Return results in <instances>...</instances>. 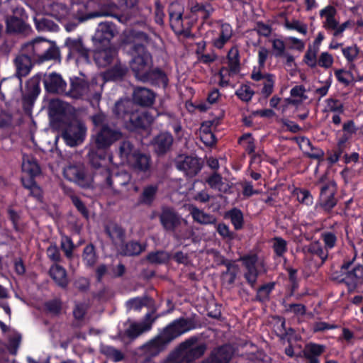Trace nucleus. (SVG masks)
Returning <instances> with one entry per match:
<instances>
[{"label": "nucleus", "mask_w": 363, "mask_h": 363, "mask_svg": "<svg viewBox=\"0 0 363 363\" xmlns=\"http://www.w3.org/2000/svg\"><path fill=\"white\" fill-rule=\"evenodd\" d=\"M182 334V318L169 324L154 339L140 349L148 357H154L164 350L167 346Z\"/></svg>", "instance_id": "nucleus-1"}, {"label": "nucleus", "mask_w": 363, "mask_h": 363, "mask_svg": "<svg viewBox=\"0 0 363 363\" xmlns=\"http://www.w3.org/2000/svg\"><path fill=\"white\" fill-rule=\"evenodd\" d=\"M352 257H344L340 267V273L342 277L340 281L347 286L349 291H353L363 284V265L354 264L357 252L354 244H352Z\"/></svg>", "instance_id": "nucleus-2"}, {"label": "nucleus", "mask_w": 363, "mask_h": 363, "mask_svg": "<svg viewBox=\"0 0 363 363\" xmlns=\"http://www.w3.org/2000/svg\"><path fill=\"white\" fill-rule=\"evenodd\" d=\"M24 50L28 52L36 63L60 59V52L56 45L43 38H38L22 45Z\"/></svg>", "instance_id": "nucleus-3"}, {"label": "nucleus", "mask_w": 363, "mask_h": 363, "mask_svg": "<svg viewBox=\"0 0 363 363\" xmlns=\"http://www.w3.org/2000/svg\"><path fill=\"white\" fill-rule=\"evenodd\" d=\"M130 53L132 56L130 61L132 71L138 79L146 82L151 65L150 54L146 49L141 47L138 48L135 51H130Z\"/></svg>", "instance_id": "nucleus-4"}, {"label": "nucleus", "mask_w": 363, "mask_h": 363, "mask_svg": "<svg viewBox=\"0 0 363 363\" xmlns=\"http://www.w3.org/2000/svg\"><path fill=\"white\" fill-rule=\"evenodd\" d=\"M64 177L83 189H93L91 174H88L85 166L80 162L68 164L64 168Z\"/></svg>", "instance_id": "nucleus-5"}, {"label": "nucleus", "mask_w": 363, "mask_h": 363, "mask_svg": "<svg viewBox=\"0 0 363 363\" xmlns=\"http://www.w3.org/2000/svg\"><path fill=\"white\" fill-rule=\"evenodd\" d=\"M86 133L85 123L82 120L73 118L64 127L62 137L68 145L74 147L84 140Z\"/></svg>", "instance_id": "nucleus-6"}, {"label": "nucleus", "mask_w": 363, "mask_h": 363, "mask_svg": "<svg viewBox=\"0 0 363 363\" xmlns=\"http://www.w3.org/2000/svg\"><path fill=\"white\" fill-rule=\"evenodd\" d=\"M130 179L131 176L127 172H120L112 176L108 188L111 189L114 196L120 198L127 197L132 190L134 192L139 191L138 186L130 182Z\"/></svg>", "instance_id": "nucleus-7"}, {"label": "nucleus", "mask_w": 363, "mask_h": 363, "mask_svg": "<svg viewBox=\"0 0 363 363\" xmlns=\"http://www.w3.org/2000/svg\"><path fill=\"white\" fill-rule=\"evenodd\" d=\"M123 138L120 128L114 124L100 128L94 137V144L98 150H106Z\"/></svg>", "instance_id": "nucleus-8"}, {"label": "nucleus", "mask_w": 363, "mask_h": 363, "mask_svg": "<svg viewBox=\"0 0 363 363\" xmlns=\"http://www.w3.org/2000/svg\"><path fill=\"white\" fill-rule=\"evenodd\" d=\"M240 260L242 262L245 269L243 274V277L245 278L247 284L252 289H255L257 285V279L260 274L258 266L264 267V262L262 261L259 263V257L257 254L244 255L240 257Z\"/></svg>", "instance_id": "nucleus-9"}, {"label": "nucleus", "mask_w": 363, "mask_h": 363, "mask_svg": "<svg viewBox=\"0 0 363 363\" xmlns=\"http://www.w3.org/2000/svg\"><path fill=\"white\" fill-rule=\"evenodd\" d=\"M336 193L337 184L335 182L324 184L320 188L317 206H319L325 213H330L337 203Z\"/></svg>", "instance_id": "nucleus-10"}, {"label": "nucleus", "mask_w": 363, "mask_h": 363, "mask_svg": "<svg viewBox=\"0 0 363 363\" xmlns=\"http://www.w3.org/2000/svg\"><path fill=\"white\" fill-rule=\"evenodd\" d=\"M36 63L30 55L24 50L21 46L19 52L13 59V65L16 69L15 76L20 80L21 84L22 77H25L31 71L33 65Z\"/></svg>", "instance_id": "nucleus-11"}, {"label": "nucleus", "mask_w": 363, "mask_h": 363, "mask_svg": "<svg viewBox=\"0 0 363 363\" xmlns=\"http://www.w3.org/2000/svg\"><path fill=\"white\" fill-rule=\"evenodd\" d=\"M117 30L113 23L104 22L99 23L92 40L95 46L110 45L111 40L117 34Z\"/></svg>", "instance_id": "nucleus-12"}, {"label": "nucleus", "mask_w": 363, "mask_h": 363, "mask_svg": "<svg viewBox=\"0 0 363 363\" xmlns=\"http://www.w3.org/2000/svg\"><path fill=\"white\" fill-rule=\"evenodd\" d=\"M203 166V162L197 157L186 156L183 159V173L188 178L191 179V184L186 188L191 189L197 179L196 176L201 172Z\"/></svg>", "instance_id": "nucleus-13"}, {"label": "nucleus", "mask_w": 363, "mask_h": 363, "mask_svg": "<svg viewBox=\"0 0 363 363\" xmlns=\"http://www.w3.org/2000/svg\"><path fill=\"white\" fill-rule=\"evenodd\" d=\"M250 78L255 82L264 80L263 86L261 89V94L264 99L269 97L274 91L276 76L272 73H262L260 70H257V67H254L250 75Z\"/></svg>", "instance_id": "nucleus-14"}, {"label": "nucleus", "mask_w": 363, "mask_h": 363, "mask_svg": "<svg viewBox=\"0 0 363 363\" xmlns=\"http://www.w3.org/2000/svg\"><path fill=\"white\" fill-rule=\"evenodd\" d=\"M43 81L48 92L57 94H65L67 85L60 74L56 72L45 74Z\"/></svg>", "instance_id": "nucleus-15"}, {"label": "nucleus", "mask_w": 363, "mask_h": 363, "mask_svg": "<svg viewBox=\"0 0 363 363\" xmlns=\"http://www.w3.org/2000/svg\"><path fill=\"white\" fill-rule=\"evenodd\" d=\"M234 354V350L229 344L215 347L203 361L206 363H229Z\"/></svg>", "instance_id": "nucleus-16"}, {"label": "nucleus", "mask_w": 363, "mask_h": 363, "mask_svg": "<svg viewBox=\"0 0 363 363\" xmlns=\"http://www.w3.org/2000/svg\"><path fill=\"white\" fill-rule=\"evenodd\" d=\"M325 351L324 345L311 342L305 345L302 351L296 354V357L304 358L307 363H320V357Z\"/></svg>", "instance_id": "nucleus-17"}, {"label": "nucleus", "mask_w": 363, "mask_h": 363, "mask_svg": "<svg viewBox=\"0 0 363 363\" xmlns=\"http://www.w3.org/2000/svg\"><path fill=\"white\" fill-rule=\"evenodd\" d=\"M89 91V83L82 78L70 79L69 86H67L65 95L74 99H82Z\"/></svg>", "instance_id": "nucleus-18"}, {"label": "nucleus", "mask_w": 363, "mask_h": 363, "mask_svg": "<svg viewBox=\"0 0 363 363\" xmlns=\"http://www.w3.org/2000/svg\"><path fill=\"white\" fill-rule=\"evenodd\" d=\"M174 142L173 137L168 133H161L151 140L150 145L157 156H163L171 150Z\"/></svg>", "instance_id": "nucleus-19"}, {"label": "nucleus", "mask_w": 363, "mask_h": 363, "mask_svg": "<svg viewBox=\"0 0 363 363\" xmlns=\"http://www.w3.org/2000/svg\"><path fill=\"white\" fill-rule=\"evenodd\" d=\"M104 228L105 233L114 245L119 246L124 243L125 230L120 224L113 221H108L104 224Z\"/></svg>", "instance_id": "nucleus-20"}, {"label": "nucleus", "mask_w": 363, "mask_h": 363, "mask_svg": "<svg viewBox=\"0 0 363 363\" xmlns=\"http://www.w3.org/2000/svg\"><path fill=\"white\" fill-rule=\"evenodd\" d=\"M137 108V106L133 101L121 99L115 103L112 108V113L116 118L123 120L125 123Z\"/></svg>", "instance_id": "nucleus-21"}, {"label": "nucleus", "mask_w": 363, "mask_h": 363, "mask_svg": "<svg viewBox=\"0 0 363 363\" xmlns=\"http://www.w3.org/2000/svg\"><path fill=\"white\" fill-rule=\"evenodd\" d=\"M155 318H152V314L148 313L146 314L145 320L141 323H131L129 327L125 330V335L132 339L136 338L143 333L148 331Z\"/></svg>", "instance_id": "nucleus-22"}, {"label": "nucleus", "mask_w": 363, "mask_h": 363, "mask_svg": "<svg viewBox=\"0 0 363 363\" xmlns=\"http://www.w3.org/2000/svg\"><path fill=\"white\" fill-rule=\"evenodd\" d=\"M129 162L137 173L147 174L150 172L151 158L149 155L141 152H134Z\"/></svg>", "instance_id": "nucleus-23"}, {"label": "nucleus", "mask_w": 363, "mask_h": 363, "mask_svg": "<svg viewBox=\"0 0 363 363\" xmlns=\"http://www.w3.org/2000/svg\"><path fill=\"white\" fill-rule=\"evenodd\" d=\"M116 56V50L108 46H96L94 60L99 67H106L110 65Z\"/></svg>", "instance_id": "nucleus-24"}, {"label": "nucleus", "mask_w": 363, "mask_h": 363, "mask_svg": "<svg viewBox=\"0 0 363 363\" xmlns=\"http://www.w3.org/2000/svg\"><path fill=\"white\" fill-rule=\"evenodd\" d=\"M40 93V87L36 80H30L26 84V93L23 94V106L26 111H30L35 100Z\"/></svg>", "instance_id": "nucleus-25"}, {"label": "nucleus", "mask_w": 363, "mask_h": 363, "mask_svg": "<svg viewBox=\"0 0 363 363\" xmlns=\"http://www.w3.org/2000/svg\"><path fill=\"white\" fill-rule=\"evenodd\" d=\"M160 218L162 225L167 230L173 231L180 224L179 215L173 208L169 207H162Z\"/></svg>", "instance_id": "nucleus-26"}, {"label": "nucleus", "mask_w": 363, "mask_h": 363, "mask_svg": "<svg viewBox=\"0 0 363 363\" xmlns=\"http://www.w3.org/2000/svg\"><path fill=\"white\" fill-rule=\"evenodd\" d=\"M133 102L141 106H150L155 100V94L149 89L136 87L133 95Z\"/></svg>", "instance_id": "nucleus-27"}, {"label": "nucleus", "mask_w": 363, "mask_h": 363, "mask_svg": "<svg viewBox=\"0 0 363 363\" xmlns=\"http://www.w3.org/2000/svg\"><path fill=\"white\" fill-rule=\"evenodd\" d=\"M128 40L133 44L130 51H135L139 47L146 49V46L151 43V38L147 33L135 30L130 32Z\"/></svg>", "instance_id": "nucleus-28"}, {"label": "nucleus", "mask_w": 363, "mask_h": 363, "mask_svg": "<svg viewBox=\"0 0 363 363\" xmlns=\"http://www.w3.org/2000/svg\"><path fill=\"white\" fill-rule=\"evenodd\" d=\"M91 177L93 181V189L96 186L108 188L109 184H111L112 175L106 167L95 170L91 174Z\"/></svg>", "instance_id": "nucleus-29"}, {"label": "nucleus", "mask_w": 363, "mask_h": 363, "mask_svg": "<svg viewBox=\"0 0 363 363\" xmlns=\"http://www.w3.org/2000/svg\"><path fill=\"white\" fill-rule=\"evenodd\" d=\"M65 46L68 48L70 52L77 53L86 61L89 59V50L84 46L81 38L73 39L67 38L65 41Z\"/></svg>", "instance_id": "nucleus-30"}, {"label": "nucleus", "mask_w": 363, "mask_h": 363, "mask_svg": "<svg viewBox=\"0 0 363 363\" xmlns=\"http://www.w3.org/2000/svg\"><path fill=\"white\" fill-rule=\"evenodd\" d=\"M145 121V116L140 113L137 108L130 118L125 121L124 125L128 130L135 131L139 129H145L146 126Z\"/></svg>", "instance_id": "nucleus-31"}, {"label": "nucleus", "mask_w": 363, "mask_h": 363, "mask_svg": "<svg viewBox=\"0 0 363 363\" xmlns=\"http://www.w3.org/2000/svg\"><path fill=\"white\" fill-rule=\"evenodd\" d=\"M188 209L193 218V220L200 224H212L216 222V218L208 213H204L194 205H189Z\"/></svg>", "instance_id": "nucleus-32"}, {"label": "nucleus", "mask_w": 363, "mask_h": 363, "mask_svg": "<svg viewBox=\"0 0 363 363\" xmlns=\"http://www.w3.org/2000/svg\"><path fill=\"white\" fill-rule=\"evenodd\" d=\"M302 250L304 253H308L318 257L322 264H323L328 257V250L325 247L323 248L318 241L304 246Z\"/></svg>", "instance_id": "nucleus-33"}, {"label": "nucleus", "mask_w": 363, "mask_h": 363, "mask_svg": "<svg viewBox=\"0 0 363 363\" xmlns=\"http://www.w3.org/2000/svg\"><path fill=\"white\" fill-rule=\"evenodd\" d=\"M206 350L207 345L205 342L200 343L186 350L184 353H183V362H191L201 357Z\"/></svg>", "instance_id": "nucleus-34"}, {"label": "nucleus", "mask_w": 363, "mask_h": 363, "mask_svg": "<svg viewBox=\"0 0 363 363\" xmlns=\"http://www.w3.org/2000/svg\"><path fill=\"white\" fill-rule=\"evenodd\" d=\"M240 267L235 262L230 266H228L226 270L222 272L220 274L222 284L228 286H233L237 279Z\"/></svg>", "instance_id": "nucleus-35"}, {"label": "nucleus", "mask_w": 363, "mask_h": 363, "mask_svg": "<svg viewBox=\"0 0 363 363\" xmlns=\"http://www.w3.org/2000/svg\"><path fill=\"white\" fill-rule=\"evenodd\" d=\"M50 277L55 282L60 286L65 288L68 284L67 273L61 266L55 264L52 266L49 271Z\"/></svg>", "instance_id": "nucleus-36"}, {"label": "nucleus", "mask_w": 363, "mask_h": 363, "mask_svg": "<svg viewBox=\"0 0 363 363\" xmlns=\"http://www.w3.org/2000/svg\"><path fill=\"white\" fill-rule=\"evenodd\" d=\"M121 246V254L124 256H137L145 251V245H143L136 241H130Z\"/></svg>", "instance_id": "nucleus-37"}, {"label": "nucleus", "mask_w": 363, "mask_h": 363, "mask_svg": "<svg viewBox=\"0 0 363 363\" xmlns=\"http://www.w3.org/2000/svg\"><path fill=\"white\" fill-rule=\"evenodd\" d=\"M225 218L230 220L235 230H240L243 228L244 216L240 209L233 208L225 213Z\"/></svg>", "instance_id": "nucleus-38"}, {"label": "nucleus", "mask_w": 363, "mask_h": 363, "mask_svg": "<svg viewBox=\"0 0 363 363\" xmlns=\"http://www.w3.org/2000/svg\"><path fill=\"white\" fill-rule=\"evenodd\" d=\"M22 169L29 176H37L40 173V168L37 160L31 155H24L23 158Z\"/></svg>", "instance_id": "nucleus-39"}, {"label": "nucleus", "mask_w": 363, "mask_h": 363, "mask_svg": "<svg viewBox=\"0 0 363 363\" xmlns=\"http://www.w3.org/2000/svg\"><path fill=\"white\" fill-rule=\"evenodd\" d=\"M275 286L276 283L274 281L261 285L257 289L255 301L259 303L268 301L270 298V294L274 291Z\"/></svg>", "instance_id": "nucleus-40"}, {"label": "nucleus", "mask_w": 363, "mask_h": 363, "mask_svg": "<svg viewBox=\"0 0 363 363\" xmlns=\"http://www.w3.org/2000/svg\"><path fill=\"white\" fill-rule=\"evenodd\" d=\"M359 51V48L356 44L342 48V53L347 60L350 69L354 68V62L357 58Z\"/></svg>", "instance_id": "nucleus-41"}, {"label": "nucleus", "mask_w": 363, "mask_h": 363, "mask_svg": "<svg viewBox=\"0 0 363 363\" xmlns=\"http://www.w3.org/2000/svg\"><path fill=\"white\" fill-rule=\"evenodd\" d=\"M228 65L233 74H238L240 69V53L236 47H233L228 52Z\"/></svg>", "instance_id": "nucleus-42"}, {"label": "nucleus", "mask_w": 363, "mask_h": 363, "mask_svg": "<svg viewBox=\"0 0 363 363\" xmlns=\"http://www.w3.org/2000/svg\"><path fill=\"white\" fill-rule=\"evenodd\" d=\"M272 249L274 255L277 257H284L287 252V242L281 237L276 236L272 239Z\"/></svg>", "instance_id": "nucleus-43"}, {"label": "nucleus", "mask_w": 363, "mask_h": 363, "mask_svg": "<svg viewBox=\"0 0 363 363\" xmlns=\"http://www.w3.org/2000/svg\"><path fill=\"white\" fill-rule=\"evenodd\" d=\"M179 5L178 2L172 3L169 7V18H170V26L172 30L177 34H182V30L177 29L180 23V20H182V13H176L174 6Z\"/></svg>", "instance_id": "nucleus-44"}, {"label": "nucleus", "mask_w": 363, "mask_h": 363, "mask_svg": "<svg viewBox=\"0 0 363 363\" xmlns=\"http://www.w3.org/2000/svg\"><path fill=\"white\" fill-rule=\"evenodd\" d=\"M27 25L20 18L13 17L7 21V30L13 33H24L27 30Z\"/></svg>", "instance_id": "nucleus-45"}, {"label": "nucleus", "mask_w": 363, "mask_h": 363, "mask_svg": "<svg viewBox=\"0 0 363 363\" xmlns=\"http://www.w3.org/2000/svg\"><path fill=\"white\" fill-rule=\"evenodd\" d=\"M35 23L39 31H57L58 30L57 25L46 18H35Z\"/></svg>", "instance_id": "nucleus-46"}, {"label": "nucleus", "mask_w": 363, "mask_h": 363, "mask_svg": "<svg viewBox=\"0 0 363 363\" xmlns=\"http://www.w3.org/2000/svg\"><path fill=\"white\" fill-rule=\"evenodd\" d=\"M89 119L95 128H103L111 125L108 122V116L101 111H99L90 116Z\"/></svg>", "instance_id": "nucleus-47"}, {"label": "nucleus", "mask_w": 363, "mask_h": 363, "mask_svg": "<svg viewBox=\"0 0 363 363\" xmlns=\"http://www.w3.org/2000/svg\"><path fill=\"white\" fill-rule=\"evenodd\" d=\"M127 72V68L121 65H116L111 69L107 70L106 72V76L107 79L116 80L123 78Z\"/></svg>", "instance_id": "nucleus-48"}, {"label": "nucleus", "mask_w": 363, "mask_h": 363, "mask_svg": "<svg viewBox=\"0 0 363 363\" xmlns=\"http://www.w3.org/2000/svg\"><path fill=\"white\" fill-rule=\"evenodd\" d=\"M254 94L255 91L248 84L240 85V86L235 91V95L238 97V99L244 102L250 101Z\"/></svg>", "instance_id": "nucleus-49"}, {"label": "nucleus", "mask_w": 363, "mask_h": 363, "mask_svg": "<svg viewBox=\"0 0 363 363\" xmlns=\"http://www.w3.org/2000/svg\"><path fill=\"white\" fill-rule=\"evenodd\" d=\"M318 50L319 48L309 46L304 55L303 61L311 68H315L317 66V53Z\"/></svg>", "instance_id": "nucleus-50"}, {"label": "nucleus", "mask_w": 363, "mask_h": 363, "mask_svg": "<svg viewBox=\"0 0 363 363\" xmlns=\"http://www.w3.org/2000/svg\"><path fill=\"white\" fill-rule=\"evenodd\" d=\"M295 192L299 203L306 206H311L313 203V196L309 190L298 188L295 189Z\"/></svg>", "instance_id": "nucleus-51"}, {"label": "nucleus", "mask_w": 363, "mask_h": 363, "mask_svg": "<svg viewBox=\"0 0 363 363\" xmlns=\"http://www.w3.org/2000/svg\"><path fill=\"white\" fill-rule=\"evenodd\" d=\"M157 191V187L156 186L150 185L145 187L140 196V202L145 204H150L155 199Z\"/></svg>", "instance_id": "nucleus-52"}, {"label": "nucleus", "mask_w": 363, "mask_h": 363, "mask_svg": "<svg viewBox=\"0 0 363 363\" xmlns=\"http://www.w3.org/2000/svg\"><path fill=\"white\" fill-rule=\"evenodd\" d=\"M152 303V298L145 296L143 298H133L127 302V307L129 309L139 310L143 306H150Z\"/></svg>", "instance_id": "nucleus-53"}, {"label": "nucleus", "mask_w": 363, "mask_h": 363, "mask_svg": "<svg viewBox=\"0 0 363 363\" xmlns=\"http://www.w3.org/2000/svg\"><path fill=\"white\" fill-rule=\"evenodd\" d=\"M169 258V255L164 251L150 252L146 257V259L151 264H162Z\"/></svg>", "instance_id": "nucleus-54"}, {"label": "nucleus", "mask_w": 363, "mask_h": 363, "mask_svg": "<svg viewBox=\"0 0 363 363\" xmlns=\"http://www.w3.org/2000/svg\"><path fill=\"white\" fill-rule=\"evenodd\" d=\"M335 76L337 80L345 86L350 85L353 79V74L350 70L340 69L335 71Z\"/></svg>", "instance_id": "nucleus-55"}, {"label": "nucleus", "mask_w": 363, "mask_h": 363, "mask_svg": "<svg viewBox=\"0 0 363 363\" xmlns=\"http://www.w3.org/2000/svg\"><path fill=\"white\" fill-rule=\"evenodd\" d=\"M320 238L324 242L325 248H326V250H332L336 245L337 238L333 232H323L320 235Z\"/></svg>", "instance_id": "nucleus-56"}, {"label": "nucleus", "mask_w": 363, "mask_h": 363, "mask_svg": "<svg viewBox=\"0 0 363 363\" xmlns=\"http://www.w3.org/2000/svg\"><path fill=\"white\" fill-rule=\"evenodd\" d=\"M272 46L273 49V55L276 58L284 57L286 55V45L284 40L275 38L272 40Z\"/></svg>", "instance_id": "nucleus-57"}, {"label": "nucleus", "mask_w": 363, "mask_h": 363, "mask_svg": "<svg viewBox=\"0 0 363 363\" xmlns=\"http://www.w3.org/2000/svg\"><path fill=\"white\" fill-rule=\"evenodd\" d=\"M148 77L146 80H157L158 83H161L164 86L167 84V78L165 74L160 69H153L148 71Z\"/></svg>", "instance_id": "nucleus-58"}, {"label": "nucleus", "mask_w": 363, "mask_h": 363, "mask_svg": "<svg viewBox=\"0 0 363 363\" xmlns=\"http://www.w3.org/2000/svg\"><path fill=\"white\" fill-rule=\"evenodd\" d=\"M134 146L128 140L123 141L119 146V152L122 158H125L130 161L133 152Z\"/></svg>", "instance_id": "nucleus-59"}, {"label": "nucleus", "mask_w": 363, "mask_h": 363, "mask_svg": "<svg viewBox=\"0 0 363 363\" xmlns=\"http://www.w3.org/2000/svg\"><path fill=\"white\" fill-rule=\"evenodd\" d=\"M216 230L218 233L223 238L227 239L228 240H233L236 234L230 231L229 227L225 224L224 223H220L217 225Z\"/></svg>", "instance_id": "nucleus-60"}, {"label": "nucleus", "mask_w": 363, "mask_h": 363, "mask_svg": "<svg viewBox=\"0 0 363 363\" xmlns=\"http://www.w3.org/2000/svg\"><path fill=\"white\" fill-rule=\"evenodd\" d=\"M46 311L52 315H58L62 310V303L57 299L51 300L45 303Z\"/></svg>", "instance_id": "nucleus-61"}, {"label": "nucleus", "mask_w": 363, "mask_h": 363, "mask_svg": "<svg viewBox=\"0 0 363 363\" xmlns=\"http://www.w3.org/2000/svg\"><path fill=\"white\" fill-rule=\"evenodd\" d=\"M285 27L289 30H295L301 34L306 35L307 33V26L305 23H301L298 20H293L291 22L286 20Z\"/></svg>", "instance_id": "nucleus-62"}, {"label": "nucleus", "mask_w": 363, "mask_h": 363, "mask_svg": "<svg viewBox=\"0 0 363 363\" xmlns=\"http://www.w3.org/2000/svg\"><path fill=\"white\" fill-rule=\"evenodd\" d=\"M328 108L332 112L342 113L344 111L343 104L340 100L333 98H329L325 101Z\"/></svg>", "instance_id": "nucleus-63"}, {"label": "nucleus", "mask_w": 363, "mask_h": 363, "mask_svg": "<svg viewBox=\"0 0 363 363\" xmlns=\"http://www.w3.org/2000/svg\"><path fill=\"white\" fill-rule=\"evenodd\" d=\"M83 258L86 262L87 264L90 266L96 262V257L93 245H89L84 248Z\"/></svg>", "instance_id": "nucleus-64"}]
</instances>
